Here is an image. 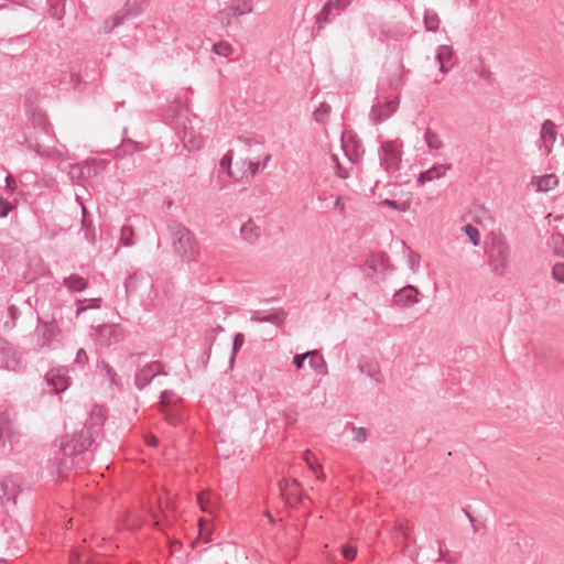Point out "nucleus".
<instances>
[{
	"mask_svg": "<svg viewBox=\"0 0 564 564\" xmlns=\"http://www.w3.org/2000/svg\"><path fill=\"white\" fill-rule=\"evenodd\" d=\"M237 140L241 143H243L247 147H251L252 144H263V140H259L256 137H247V135H239Z\"/></svg>",
	"mask_w": 564,
	"mask_h": 564,
	"instance_id": "56",
	"label": "nucleus"
},
{
	"mask_svg": "<svg viewBox=\"0 0 564 564\" xmlns=\"http://www.w3.org/2000/svg\"><path fill=\"white\" fill-rule=\"evenodd\" d=\"M80 562H82V556H80L79 552L73 551L69 555V564H80Z\"/></svg>",
	"mask_w": 564,
	"mask_h": 564,
	"instance_id": "63",
	"label": "nucleus"
},
{
	"mask_svg": "<svg viewBox=\"0 0 564 564\" xmlns=\"http://www.w3.org/2000/svg\"><path fill=\"white\" fill-rule=\"evenodd\" d=\"M424 140L429 149L440 150L443 148V142L435 131L427 129L424 133Z\"/></svg>",
	"mask_w": 564,
	"mask_h": 564,
	"instance_id": "36",
	"label": "nucleus"
},
{
	"mask_svg": "<svg viewBox=\"0 0 564 564\" xmlns=\"http://www.w3.org/2000/svg\"><path fill=\"white\" fill-rule=\"evenodd\" d=\"M366 265L372 272H376L378 268L389 269L390 258L384 252H375L366 259Z\"/></svg>",
	"mask_w": 564,
	"mask_h": 564,
	"instance_id": "20",
	"label": "nucleus"
},
{
	"mask_svg": "<svg viewBox=\"0 0 564 564\" xmlns=\"http://www.w3.org/2000/svg\"><path fill=\"white\" fill-rule=\"evenodd\" d=\"M252 11L250 0H232L229 6L218 12V20L225 24L230 25L234 19L248 14Z\"/></svg>",
	"mask_w": 564,
	"mask_h": 564,
	"instance_id": "9",
	"label": "nucleus"
},
{
	"mask_svg": "<svg viewBox=\"0 0 564 564\" xmlns=\"http://www.w3.org/2000/svg\"><path fill=\"white\" fill-rule=\"evenodd\" d=\"M438 543V553H440V557L447 564H454L456 563V560L455 558H447V553L448 551L447 550H444L443 549V541L438 540L437 541Z\"/></svg>",
	"mask_w": 564,
	"mask_h": 564,
	"instance_id": "60",
	"label": "nucleus"
},
{
	"mask_svg": "<svg viewBox=\"0 0 564 564\" xmlns=\"http://www.w3.org/2000/svg\"><path fill=\"white\" fill-rule=\"evenodd\" d=\"M454 56L455 52L452 46L441 45L437 48L436 59L440 63V70L442 73H447L449 68L454 65Z\"/></svg>",
	"mask_w": 564,
	"mask_h": 564,
	"instance_id": "19",
	"label": "nucleus"
},
{
	"mask_svg": "<svg viewBox=\"0 0 564 564\" xmlns=\"http://www.w3.org/2000/svg\"><path fill=\"white\" fill-rule=\"evenodd\" d=\"M308 355H312V352H304V354H296L293 357L292 364L296 369H301L305 362V360L308 358Z\"/></svg>",
	"mask_w": 564,
	"mask_h": 564,
	"instance_id": "55",
	"label": "nucleus"
},
{
	"mask_svg": "<svg viewBox=\"0 0 564 564\" xmlns=\"http://www.w3.org/2000/svg\"><path fill=\"white\" fill-rule=\"evenodd\" d=\"M402 75L401 73L397 72L392 75V77L389 79V87L391 89H398L400 86H402Z\"/></svg>",
	"mask_w": 564,
	"mask_h": 564,
	"instance_id": "58",
	"label": "nucleus"
},
{
	"mask_svg": "<svg viewBox=\"0 0 564 564\" xmlns=\"http://www.w3.org/2000/svg\"><path fill=\"white\" fill-rule=\"evenodd\" d=\"M421 257L415 251H410L409 253V267L410 269L415 272L420 267Z\"/></svg>",
	"mask_w": 564,
	"mask_h": 564,
	"instance_id": "54",
	"label": "nucleus"
},
{
	"mask_svg": "<svg viewBox=\"0 0 564 564\" xmlns=\"http://www.w3.org/2000/svg\"><path fill=\"white\" fill-rule=\"evenodd\" d=\"M307 352H312L308 355V365L313 368L317 373L326 372L327 366L323 358V356L316 350H308Z\"/></svg>",
	"mask_w": 564,
	"mask_h": 564,
	"instance_id": "30",
	"label": "nucleus"
},
{
	"mask_svg": "<svg viewBox=\"0 0 564 564\" xmlns=\"http://www.w3.org/2000/svg\"><path fill=\"white\" fill-rule=\"evenodd\" d=\"M197 500H198L202 511L212 512V507H210L209 500H207L205 498V494L198 495Z\"/></svg>",
	"mask_w": 564,
	"mask_h": 564,
	"instance_id": "61",
	"label": "nucleus"
},
{
	"mask_svg": "<svg viewBox=\"0 0 564 564\" xmlns=\"http://www.w3.org/2000/svg\"><path fill=\"white\" fill-rule=\"evenodd\" d=\"M45 379L47 386L51 387V393L58 394L61 392H64L68 387L67 378L65 376L50 372L45 376Z\"/></svg>",
	"mask_w": 564,
	"mask_h": 564,
	"instance_id": "21",
	"label": "nucleus"
},
{
	"mask_svg": "<svg viewBox=\"0 0 564 564\" xmlns=\"http://www.w3.org/2000/svg\"><path fill=\"white\" fill-rule=\"evenodd\" d=\"M417 293L419 291L415 286L406 285L393 294V302L401 307L410 306L419 301L416 297Z\"/></svg>",
	"mask_w": 564,
	"mask_h": 564,
	"instance_id": "18",
	"label": "nucleus"
},
{
	"mask_svg": "<svg viewBox=\"0 0 564 564\" xmlns=\"http://www.w3.org/2000/svg\"><path fill=\"white\" fill-rule=\"evenodd\" d=\"M536 191L549 192L555 188L558 184V178L555 174H546L536 178Z\"/></svg>",
	"mask_w": 564,
	"mask_h": 564,
	"instance_id": "27",
	"label": "nucleus"
},
{
	"mask_svg": "<svg viewBox=\"0 0 564 564\" xmlns=\"http://www.w3.org/2000/svg\"><path fill=\"white\" fill-rule=\"evenodd\" d=\"M163 364L158 360L143 366L135 375V387L139 390H143L156 376H167V372L163 370Z\"/></svg>",
	"mask_w": 564,
	"mask_h": 564,
	"instance_id": "10",
	"label": "nucleus"
},
{
	"mask_svg": "<svg viewBox=\"0 0 564 564\" xmlns=\"http://www.w3.org/2000/svg\"><path fill=\"white\" fill-rule=\"evenodd\" d=\"M382 205L387 206V207H390L392 209H395V210H399V212H408L411 207V200L410 199H406V200H403V202H397L394 199H384L382 203Z\"/></svg>",
	"mask_w": 564,
	"mask_h": 564,
	"instance_id": "39",
	"label": "nucleus"
},
{
	"mask_svg": "<svg viewBox=\"0 0 564 564\" xmlns=\"http://www.w3.org/2000/svg\"><path fill=\"white\" fill-rule=\"evenodd\" d=\"M552 276L558 283H564V263L557 262L552 268Z\"/></svg>",
	"mask_w": 564,
	"mask_h": 564,
	"instance_id": "45",
	"label": "nucleus"
},
{
	"mask_svg": "<svg viewBox=\"0 0 564 564\" xmlns=\"http://www.w3.org/2000/svg\"><path fill=\"white\" fill-rule=\"evenodd\" d=\"M478 75H479V77H481V78H484L485 80H488V82H491V79H492L491 72L488 70V69H485V68H480L478 70Z\"/></svg>",
	"mask_w": 564,
	"mask_h": 564,
	"instance_id": "64",
	"label": "nucleus"
},
{
	"mask_svg": "<svg viewBox=\"0 0 564 564\" xmlns=\"http://www.w3.org/2000/svg\"><path fill=\"white\" fill-rule=\"evenodd\" d=\"M281 496L286 503L295 505L301 500L300 482L293 478H284L279 481Z\"/></svg>",
	"mask_w": 564,
	"mask_h": 564,
	"instance_id": "15",
	"label": "nucleus"
},
{
	"mask_svg": "<svg viewBox=\"0 0 564 564\" xmlns=\"http://www.w3.org/2000/svg\"><path fill=\"white\" fill-rule=\"evenodd\" d=\"M122 339L123 334L117 324H104L96 328V341L100 347H110Z\"/></svg>",
	"mask_w": 564,
	"mask_h": 564,
	"instance_id": "11",
	"label": "nucleus"
},
{
	"mask_svg": "<svg viewBox=\"0 0 564 564\" xmlns=\"http://www.w3.org/2000/svg\"><path fill=\"white\" fill-rule=\"evenodd\" d=\"M380 164L384 171L395 177L400 183H406L408 180L397 174L402 162V142L399 140H390L381 143L379 149Z\"/></svg>",
	"mask_w": 564,
	"mask_h": 564,
	"instance_id": "3",
	"label": "nucleus"
},
{
	"mask_svg": "<svg viewBox=\"0 0 564 564\" xmlns=\"http://www.w3.org/2000/svg\"><path fill=\"white\" fill-rule=\"evenodd\" d=\"M82 231L84 232V238L91 245H95L97 241V229L93 223V219L85 220L82 219Z\"/></svg>",
	"mask_w": 564,
	"mask_h": 564,
	"instance_id": "33",
	"label": "nucleus"
},
{
	"mask_svg": "<svg viewBox=\"0 0 564 564\" xmlns=\"http://www.w3.org/2000/svg\"><path fill=\"white\" fill-rule=\"evenodd\" d=\"M63 284L72 292H82L87 289L88 281L78 274L64 278Z\"/></svg>",
	"mask_w": 564,
	"mask_h": 564,
	"instance_id": "23",
	"label": "nucleus"
},
{
	"mask_svg": "<svg viewBox=\"0 0 564 564\" xmlns=\"http://www.w3.org/2000/svg\"><path fill=\"white\" fill-rule=\"evenodd\" d=\"M13 204L0 196V218H6L12 212Z\"/></svg>",
	"mask_w": 564,
	"mask_h": 564,
	"instance_id": "50",
	"label": "nucleus"
},
{
	"mask_svg": "<svg viewBox=\"0 0 564 564\" xmlns=\"http://www.w3.org/2000/svg\"><path fill=\"white\" fill-rule=\"evenodd\" d=\"M352 2V0H336L335 2H333V7L335 9H337L338 11H343L345 10L350 3Z\"/></svg>",
	"mask_w": 564,
	"mask_h": 564,
	"instance_id": "62",
	"label": "nucleus"
},
{
	"mask_svg": "<svg viewBox=\"0 0 564 564\" xmlns=\"http://www.w3.org/2000/svg\"><path fill=\"white\" fill-rule=\"evenodd\" d=\"M212 51L216 55L228 57L229 55L232 54L234 48H232L231 44H229L228 42L220 41V42L213 44Z\"/></svg>",
	"mask_w": 564,
	"mask_h": 564,
	"instance_id": "38",
	"label": "nucleus"
},
{
	"mask_svg": "<svg viewBox=\"0 0 564 564\" xmlns=\"http://www.w3.org/2000/svg\"><path fill=\"white\" fill-rule=\"evenodd\" d=\"M183 142L188 151H197L204 145L203 138L199 134H195L193 129L184 130Z\"/></svg>",
	"mask_w": 564,
	"mask_h": 564,
	"instance_id": "24",
	"label": "nucleus"
},
{
	"mask_svg": "<svg viewBox=\"0 0 564 564\" xmlns=\"http://www.w3.org/2000/svg\"><path fill=\"white\" fill-rule=\"evenodd\" d=\"M231 162H232V155H231V152H228V153H226V154L221 158L220 163H219L220 167H221L223 170H226V172H227V174H228L229 176H232L231 169H230V166H231Z\"/></svg>",
	"mask_w": 564,
	"mask_h": 564,
	"instance_id": "52",
	"label": "nucleus"
},
{
	"mask_svg": "<svg viewBox=\"0 0 564 564\" xmlns=\"http://www.w3.org/2000/svg\"><path fill=\"white\" fill-rule=\"evenodd\" d=\"M398 108V100L378 101L371 107L369 117L373 123L379 124L390 118Z\"/></svg>",
	"mask_w": 564,
	"mask_h": 564,
	"instance_id": "12",
	"label": "nucleus"
},
{
	"mask_svg": "<svg viewBox=\"0 0 564 564\" xmlns=\"http://www.w3.org/2000/svg\"><path fill=\"white\" fill-rule=\"evenodd\" d=\"M101 368L106 372L110 383L117 386L118 384V382H117L118 376H117L116 371L112 369V367L108 362L101 361Z\"/></svg>",
	"mask_w": 564,
	"mask_h": 564,
	"instance_id": "47",
	"label": "nucleus"
},
{
	"mask_svg": "<svg viewBox=\"0 0 564 564\" xmlns=\"http://www.w3.org/2000/svg\"><path fill=\"white\" fill-rule=\"evenodd\" d=\"M452 169V164H436L423 171L419 174L416 180V186H422L427 182L441 178Z\"/></svg>",
	"mask_w": 564,
	"mask_h": 564,
	"instance_id": "17",
	"label": "nucleus"
},
{
	"mask_svg": "<svg viewBox=\"0 0 564 564\" xmlns=\"http://www.w3.org/2000/svg\"><path fill=\"white\" fill-rule=\"evenodd\" d=\"M140 149H141L140 143L134 142L132 140H128L127 142H122V144L117 148L116 155L117 156L132 155L133 153L140 151Z\"/></svg>",
	"mask_w": 564,
	"mask_h": 564,
	"instance_id": "35",
	"label": "nucleus"
},
{
	"mask_svg": "<svg viewBox=\"0 0 564 564\" xmlns=\"http://www.w3.org/2000/svg\"><path fill=\"white\" fill-rule=\"evenodd\" d=\"M21 492L20 485L13 477H6L0 480V505L9 502L17 505L18 495Z\"/></svg>",
	"mask_w": 564,
	"mask_h": 564,
	"instance_id": "13",
	"label": "nucleus"
},
{
	"mask_svg": "<svg viewBox=\"0 0 564 564\" xmlns=\"http://www.w3.org/2000/svg\"><path fill=\"white\" fill-rule=\"evenodd\" d=\"M145 0H127L123 7L102 22L101 31L106 34L122 25L126 21L143 13Z\"/></svg>",
	"mask_w": 564,
	"mask_h": 564,
	"instance_id": "5",
	"label": "nucleus"
},
{
	"mask_svg": "<svg viewBox=\"0 0 564 564\" xmlns=\"http://www.w3.org/2000/svg\"><path fill=\"white\" fill-rule=\"evenodd\" d=\"M215 340H216L215 330L207 329L205 333V341L207 344L206 359L210 358V350H212V346L214 345Z\"/></svg>",
	"mask_w": 564,
	"mask_h": 564,
	"instance_id": "51",
	"label": "nucleus"
},
{
	"mask_svg": "<svg viewBox=\"0 0 564 564\" xmlns=\"http://www.w3.org/2000/svg\"><path fill=\"white\" fill-rule=\"evenodd\" d=\"M288 313L283 308H275L264 314L263 311H251L250 321L254 323H270L274 326H282L286 319Z\"/></svg>",
	"mask_w": 564,
	"mask_h": 564,
	"instance_id": "14",
	"label": "nucleus"
},
{
	"mask_svg": "<svg viewBox=\"0 0 564 564\" xmlns=\"http://www.w3.org/2000/svg\"><path fill=\"white\" fill-rule=\"evenodd\" d=\"M242 238L248 242H254L261 235V229L252 220H248L240 228Z\"/></svg>",
	"mask_w": 564,
	"mask_h": 564,
	"instance_id": "26",
	"label": "nucleus"
},
{
	"mask_svg": "<svg viewBox=\"0 0 564 564\" xmlns=\"http://www.w3.org/2000/svg\"><path fill=\"white\" fill-rule=\"evenodd\" d=\"M48 14L56 19L62 20L65 15V0H46Z\"/></svg>",
	"mask_w": 564,
	"mask_h": 564,
	"instance_id": "29",
	"label": "nucleus"
},
{
	"mask_svg": "<svg viewBox=\"0 0 564 564\" xmlns=\"http://www.w3.org/2000/svg\"><path fill=\"white\" fill-rule=\"evenodd\" d=\"M333 1L332 0H328L324 6L323 8L321 9L319 13L316 15V20H315V29H316V32L318 33L326 23H328L330 21V12H332V9H333Z\"/></svg>",
	"mask_w": 564,
	"mask_h": 564,
	"instance_id": "28",
	"label": "nucleus"
},
{
	"mask_svg": "<svg viewBox=\"0 0 564 564\" xmlns=\"http://www.w3.org/2000/svg\"><path fill=\"white\" fill-rule=\"evenodd\" d=\"M552 242L554 245H560L558 248L554 249V253L561 258H564V236L561 234L553 235Z\"/></svg>",
	"mask_w": 564,
	"mask_h": 564,
	"instance_id": "46",
	"label": "nucleus"
},
{
	"mask_svg": "<svg viewBox=\"0 0 564 564\" xmlns=\"http://www.w3.org/2000/svg\"><path fill=\"white\" fill-rule=\"evenodd\" d=\"M17 414L11 408L0 412V453L4 454L13 449L14 443L20 438L17 425Z\"/></svg>",
	"mask_w": 564,
	"mask_h": 564,
	"instance_id": "4",
	"label": "nucleus"
},
{
	"mask_svg": "<svg viewBox=\"0 0 564 564\" xmlns=\"http://www.w3.org/2000/svg\"><path fill=\"white\" fill-rule=\"evenodd\" d=\"M166 226L175 254L184 262H196L200 251L195 235L186 226L176 220H170Z\"/></svg>",
	"mask_w": 564,
	"mask_h": 564,
	"instance_id": "2",
	"label": "nucleus"
},
{
	"mask_svg": "<svg viewBox=\"0 0 564 564\" xmlns=\"http://www.w3.org/2000/svg\"><path fill=\"white\" fill-rule=\"evenodd\" d=\"M89 358L84 348H79L76 352L75 362L78 365H86L88 362Z\"/></svg>",
	"mask_w": 564,
	"mask_h": 564,
	"instance_id": "59",
	"label": "nucleus"
},
{
	"mask_svg": "<svg viewBox=\"0 0 564 564\" xmlns=\"http://www.w3.org/2000/svg\"><path fill=\"white\" fill-rule=\"evenodd\" d=\"M22 352L8 339L0 337V368L18 372L22 369Z\"/></svg>",
	"mask_w": 564,
	"mask_h": 564,
	"instance_id": "8",
	"label": "nucleus"
},
{
	"mask_svg": "<svg viewBox=\"0 0 564 564\" xmlns=\"http://www.w3.org/2000/svg\"><path fill=\"white\" fill-rule=\"evenodd\" d=\"M556 137V124L550 119L544 120L541 127L540 138L543 142L541 149L543 148L545 155H549L552 152Z\"/></svg>",
	"mask_w": 564,
	"mask_h": 564,
	"instance_id": "16",
	"label": "nucleus"
},
{
	"mask_svg": "<svg viewBox=\"0 0 564 564\" xmlns=\"http://www.w3.org/2000/svg\"><path fill=\"white\" fill-rule=\"evenodd\" d=\"M351 430L354 433V436H352L354 441H356L358 443H364L367 441L368 432L365 427L352 426Z\"/></svg>",
	"mask_w": 564,
	"mask_h": 564,
	"instance_id": "49",
	"label": "nucleus"
},
{
	"mask_svg": "<svg viewBox=\"0 0 564 564\" xmlns=\"http://www.w3.org/2000/svg\"><path fill=\"white\" fill-rule=\"evenodd\" d=\"M332 111V107L329 104L323 101L319 106L314 110L313 118L317 123L325 124L328 122L329 115Z\"/></svg>",
	"mask_w": 564,
	"mask_h": 564,
	"instance_id": "31",
	"label": "nucleus"
},
{
	"mask_svg": "<svg viewBox=\"0 0 564 564\" xmlns=\"http://www.w3.org/2000/svg\"><path fill=\"white\" fill-rule=\"evenodd\" d=\"M243 343H245L243 334L236 333L232 338V347H231V354H230V358H229L230 365L234 364L235 358H236L238 351L240 350V348L242 347Z\"/></svg>",
	"mask_w": 564,
	"mask_h": 564,
	"instance_id": "40",
	"label": "nucleus"
},
{
	"mask_svg": "<svg viewBox=\"0 0 564 564\" xmlns=\"http://www.w3.org/2000/svg\"><path fill=\"white\" fill-rule=\"evenodd\" d=\"M34 333L37 336L39 347L51 348L52 344L61 337L62 329L54 315L44 319L37 314Z\"/></svg>",
	"mask_w": 564,
	"mask_h": 564,
	"instance_id": "7",
	"label": "nucleus"
},
{
	"mask_svg": "<svg viewBox=\"0 0 564 564\" xmlns=\"http://www.w3.org/2000/svg\"><path fill=\"white\" fill-rule=\"evenodd\" d=\"M312 452L311 451H305L303 456H304V460L306 462L308 468L315 473L317 475V478H323L324 477V474L322 473L321 470V467L319 466H315L311 459H310V456H312Z\"/></svg>",
	"mask_w": 564,
	"mask_h": 564,
	"instance_id": "48",
	"label": "nucleus"
},
{
	"mask_svg": "<svg viewBox=\"0 0 564 564\" xmlns=\"http://www.w3.org/2000/svg\"><path fill=\"white\" fill-rule=\"evenodd\" d=\"M358 368L361 373L367 375L368 377L373 379L376 382L381 381V370H380V366L377 361L370 360V359L362 360L359 362Z\"/></svg>",
	"mask_w": 564,
	"mask_h": 564,
	"instance_id": "22",
	"label": "nucleus"
},
{
	"mask_svg": "<svg viewBox=\"0 0 564 564\" xmlns=\"http://www.w3.org/2000/svg\"><path fill=\"white\" fill-rule=\"evenodd\" d=\"M20 316V311L14 304L8 306V319L3 322V329L10 332L17 326V321Z\"/></svg>",
	"mask_w": 564,
	"mask_h": 564,
	"instance_id": "34",
	"label": "nucleus"
},
{
	"mask_svg": "<svg viewBox=\"0 0 564 564\" xmlns=\"http://www.w3.org/2000/svg\"><path fill=\"white\" fill-rule=\"evenodd\" d=\"M4 182H6V186H4L6 192H8L9 194H13L18 187L17 180L14 178V176L12 174L8 173Z\"/></svg>",
	"mask_w": 564,
	"mask_h": 564,
	"instance_id": "53",
	"label": "nucleus"
},
{
	"mask_svg": "<svg viewBox=\"0 0 564 564\" xmlns=\"http://www.w3.org/2000/svg\"><path fill=\"white\" fill-rule=\"evenodd\" d=\"M161 411L164 414L166 422L171 425L175 426L182 420L180 411H178L177 406L175 405V403L173 404V406H167V408L161 409Z\"/></svg>",
	"mask_w": 564,
	"mask_h": 564,
	"instance_id": "37",
	"label": "nucleus"
},
{
	"mask_svg": "<svg viewBox=\"0 0 564 564\" xmlns=\"http://www.w3.org/2000/svg\"><path fill=\"white\" fill-rule=\"evenodd\" d=\"M341 553L347 561H352L357 555V549L350 545H344Z\"/></svg>",
	"mask_w": 564,
	"mask_h": 564,
	"instance_id": "57",
	"label": "nucleus"
},
{
	"mask_svg": "<svg viewBox=\"0 0 564 564\" xmlns=\"http://www.w3.org/2000/svg\"><path fill=\"white\" fill-rule=\"evenodd\" d=\"M175 397L176 395H175V392L173 390H164V391H162L161 395H160L161 409L167 408V406H173L174 403L176 404V401H173V399Z\"/></svg>",
	"mask_w": 564,
	"mask_h": 564,
	"instance_id": "43",
	"label": "nucleus"
},
{
	"mask_svg": "<svg viewBox=\"0 0 564 564\" xmlns=\"http://www.w3.org/2000/svg\"><path fill=\"white\" fill-rule=\"evenodd\" d=\"M462 230L470 239L473 246L477 247L480 243V235L476 227L470 224L464 225Z\"/></svg>",
	"mask_w": 564,
	"mask_h": 564,
	"instance_id": "42",
	"label": "nucleus"
},
{
	"mask_svg": "<svg viewBox=\"0 0 564 564\" xmlns=\"http://www.w3.org/2000/svg\"><path fill=\"white\" fill-rule=\"evenodd\" d=\"M134 231L133 228L129 225H124L120 230V241L127 246L131 247L134 245L133 241Z\"/></svg>",
	"mask_w": 564,
	"mask_h": 564,
	"instance_id": "41",
	"label": "nucleus"
},
{
	"mask_svg": "<svg viewBox=\"0 0 564 564\" xmlns=\"http://www.w3.org/2000/svg\"><path fill=\"white\" fill-rule=\"evenodd\" d=\"M26 149L34 152L36 155L41 158H46L51 160H58L61 158V152L57 149H48L44 148L39 143H28Z\"/></svg>",
	"mask_w": 564,
	"mask_h": 564,
	"instance_id": "25",
	"label": "nucleus"
},
{
	"mask_svg": "<svg viewBox=\"0 0 564 564\" xmlns=\"http://www.w3.org/2000/svg\"><path fill=\"white\" fill-rule=\"evenodd\" d=\"M510 247L502 236L495 237L488 250L489 264L497 275H503L508 269Z\"/></svg>",
	"mask_w": 564,
	"mask_h": 564,
	"instance_id": "6",
	"label": "nucleus"
},
{
	"mask_svg": "<svg viewBox=\"0 0 564 564\" xmlns=\"http://www.w3.org/2000/svg\"><path fill=\"white\" fill-rule=\"evenodd\" d=\"M423 22L426 31L436 32L438 30L440 18L436 12L432 10H425Z\"/></svg>",
	"mask_w": 564,
	"mask_h": 564,
	"instance_id": "32",
	"label": "nucleus"
},
{
	"mask_svg": "<svg viewBox=\"0 0 564 564\" xmlns=\"http://www.w3.org/2000/svg\"><path fill=\"white\" fill-rule=\"evenodd\" d=\"M106 419V409L101 405H95L88 420L79 430L64 435L58 445H54L50 462L52 468L59 476L72 470L82 471L89 467L98 446L97 440L102 434Z\"/></svg>",
	"mask_w": 564,
	"mask_h": 564,
	"instance_id": "1",
	"label": "nucleus"
},
{
	"mask_svg": "<svg viewBox=\"0 0 564 564\" xmlns=\"http://www.w3.org/2000/svg\"><path fill=\"white\" fill-rule=\"evenodd\" d=\"M137 280H138L137 273L129 274L126 278L123 285H124L127 295H130L137 291Z\"/></svg>",
	"mask_w": 564,
	"mask_h": 564,
	"instance_id": "44",
	"label": "nucleus"
}]
</instances>
